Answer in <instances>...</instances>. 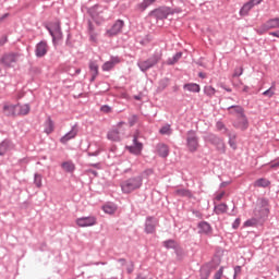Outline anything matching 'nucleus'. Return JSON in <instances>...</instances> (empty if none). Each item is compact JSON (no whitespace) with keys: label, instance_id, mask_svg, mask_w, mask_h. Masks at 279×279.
Segmentation results:
<instances>
[{"label":"nucleus","instance_id":"4d7b16f0","mask_svg":"<svg viewBox=\"0 0 279 279\" xmlns=\"http://www.w3.org/2000/svg\"><path fill=\"white\" fill-rule=\"evenodd\" d=\"M217 128L218 130H226V125L223 124V122H218Z\"/></svg>","mask_w":279,"mask_h":279},{"label":"nucleus","instance_id":"3c124183","mask_svg":"<svg viewBox=\"0 0 279 279\" xmlns=\"http://www.w3.org/2000/svg\"><path fill=\"white\" fill-rule=\"evenodd\" d=\"M100 110H101V112H112V108H110L109 106H102L101 108H100Z\"/></svg>","mask_w":279,"mask_h":279},{"label":"nucleus","instance_id":"c85d7f7f","mask_svg":"<svg viewBox=\"0 0 279 279\" xmlns=\"http://www.w3.org/2000/svg\"><path fill=\"white\" fill-rule=\"evenodd\" d=\"M199 228V233L201 234H210L211 228L210 225L208 222H201L198 225Z\"/></svg>","mask_w":279,"mask_h":279},{"label":"nucleus","instance_id":"c756f323","mask_svg":"<svg viewBox=\"0 0 279 279\" xmlns=\"http://www.w3.org/2000/svg\"><path fill=\"white\" fill-rule=\"evenodd\" d=\"M102 210L107 215H114V213H117V205L107 204V205L102 206Z\"/></svg>","mask_w":279,"mask_h":279},{"label":"nucleus","instance_id":"b1692460","mask_svg":"<svg viewBox=\"0 0 279 279\" xmlns=\"http://www.w3.org/2000/svg\"><path fill=\"white\" fill-rule=\"evenodd\" d=\"M119 58H112L110 61L104 63L102 71H111V69H114V64H119Z\"/></svg>","mask_w":279,"mask_h":279},{"label":"nucleus","instance_id":"72a5a7b5","mask_svg":"<svg viewBox=\"0 0 279 279\" xmlns=\"http://www.w3.org/2000/svg\"><path fill=\"white\" fill-rule=\"evenodd\" d=\"M216 215H223V213H228V205L219 204L215 206Z\"/></svg>","mask_w":279,"mask_h":279},{"label":"nucleus","instance_id":"39448f33","mask_svg":"<svg viewBox=\"0 0 279 279\" xmlns=\"http://www.w3.org/2000/svg\"><path fill=\"white\" fill-rule=\"evenodd\" d=\"M186 147L191 154H195L199 149V137L197 132L191 130L186 133Z\"/></svg>","mask_w":279,"mask_h":279},{"label":"nucleus","instance_id":"5fc2aeb1","mask_svg":"<svg viewBox=\"0 0 279 279\" xmlns=\"http://www.w3.org/2000/svg\"><path fill=\"white\" fill-rule=\"evenodd\" d=\"M239 226H241V219H235V221L233 222V228L234 230H236V228H239Z\"/></svg>","mask_w":279,"mask_h":279},{"label":"nucleus","instance_id":"ea45409f","mask_svg":"<svg viewBox=\"0 0 279 279\" xmlns=\"http://www.w3.org/2000/svg\"><path fill=\"white\" fill-rule=\"evenodd\" d=\"M165 247H167V250H173L174 247H178V243H175V241L173 240H168L166 242H163Z\"/></svg>","mask_w":279,"mask_h":279},{"label":"nucleus","instance_id":"ddd939ff","mask_svg":"<svg viewBox=\"0 0 279 279\" xmlns=\"http://www.w3.org/2000/svg\"><path fill=\"white\" fill-rule=\"evenodd\" d=\"M2 112L5 117H16V105L11 102H4Z\"/></svg>","mask_w":279,"mask_h":279},{"label":"nucleus","instance_id":"7c9ffc66","mask_svg":"<svg viewBox=\"0 0 279 279\" xmlns=\"http://www.w3.org/2000/svg\"><path fill=\"white\" fill-rule=\"evenodd\" d=\"M53 120H51V118H48L45 122V133L51 134V132H53Z\"/></svg>","mask_w":279,"mask_h":279},{"label":"nucleus","instance_id":"473e14b6","mask_svg":"<svg viewBox=\"0 0 279 279\" xmlns=\"http://www.w3.org/2000/svg\"><path fill=\"white\" fill-rule=\"evenodd\" d=\"M175 195H178L179 197H193V194L191 193V191L185 190V189H180L175 191Z\"/></svg>","mask_w":279,"mask_h":279},{"label":"nucleus","instance_id":"5701e85b","mask_svg":"<svg viewBox=\"0 0 279 279\" xmlns=\"http://www.w3.org/2000/svg\"><path fill=\"white\" fill-rule=\"evenodd\" d=\"M12 149V142L4 141L0 144V156H5Z\"/></svg>","mask_w":279,"mask_h":279},{"label":"nucleus","instance_id":"6e6552de","mask_svg":"<svg viewBox=\"0 0 279 279\" xmlns=\"http://www.w3.org/2000/svg\"><path fill=\"white\" fill-rule=\"evenodd\" d=\"M19 60H21V53L19 52H10L1 58V62L4 66H14Z\"/></svg>","mask_w":279,"mask_h":279},{"label":"nucleus","instance_id":"bb28decb","mask_svg":"<svg viewBox=\"0 0 279 279\" xmlns=\"http://www.w3.org/2000/svg\"><path fill=\"white\" fill-rule=\"evenodd\" d=\"M252 8H254V4L251 1L246 2L240 10V16H247Z\"/></svg>","mask_w":279,"mask_h":279},{"label":"nucleus","instance_id":"4468645a","mask_svg":"<svg viewBox=\"0 0 279 279\" xmlns=\"http://www.w3.org/2000/svg\"><path fill=\"white\" fill-rule=\"evenodd\" d=\"M15 110H16V117H27V114L31 112L32 107L29 104H17L15 105Z\"/></svg>","mask_w":279,"mask_h":279},{"label":"nucleus","instance_id":"8fccbe9b","mask_svg":"<svg viewBox=\"0 0 279 279\" xmlns=\"http://www.w3.org/2000/svg\"><path fill=\"white\" fill-rule=\"evenodd\" d=\"M274 94H275V93H274V87H270L269 89H267V90H265V92L263 93V95H264L265 97H271Z\"/></svg>","mask_w":279,"mask_h":279},{"label":"nucleus","instance_id":"49530a36","mask_svg":"<svg viewBox=\"0 0 279 279\" xmlns=\"http://www.w3.org/2000/svg\"><path fill=\"white\" fill-rule=\"evenodd\" d=\"M241 75H243V68L242 66L235 68L232 77H241Z\"/></svg>","mask_w":279,"mask_h":279},{"label":"nucleus","instance_id":"338daca9","mask_svg":"<svg viewBox=\"0 0 279 279\" xmlns=\"http://www.w3.org/2000/svg\"><path fill=\"white\" fill-rule=\"evenodd\" d=\"M226 90H227L228 93H232V89H230V88H227Z\"/></svg>","mask_w":279,"mask_h":279},{"label":"nucleus","instance_id":"13d9d810","mask_svg":"<svg viewBox=\"0 0 279 279\" xmlns=\"http://www.w3.org/2000/svg\"><path fill=\"white\" fill-rule=\"evenodd\" d=\"M9 16H10L9 13H5L2 16H0V23H3V21H5V19H8Z\"/></svg>","mask_w":279,"mask_h":279},{"label":"nucleus","instance_id":"a19ab883","mask_svg":"<svg viewBox=\"0 0 279 279\" xmlns=\"http://www.w3.org/2000/svg\"><path fill=\"white\" fill-rule=\"evenodd\" d=\"M180 58H182V52H178L173 58L168 59L166 64H175Z\"/></svg>","mask_w":279,"mask_h":279},{"label":"nucleus","instance_id":"2f4dec72","mask_svg":"<svg viewBox=\"0 0 279 279\" xmlns=\"http://www.w3.org/2000/svg\"><path fill=\"white\" fill-rule=\"evenodd\" d=\"M62 169L68 173H73V171H75V165L71 161H65L62 163Z\"/></svg>","mask_w":279,"mask_h":279},{"label":"nucleus","instance_id":"0e129e2a","mask_svg":"<svg viewBox=\"0 0 279 279\" xmlns=\"http://www.w3.org/2000/svg\"><path fill=\"white\" fill-rule=\"evenodd\" d=\"M198 76L204 78V77H206V74H204V73L201 72V73L198 74Z\"/></svg>","mask_w":279,"mask_h":279},{"label":"nucleus","instance_id":"864d4df0","mask_svg":"<svg viewBox=\"0 0 279 279\" xmlns=\"http://www.w3.org/2000/svg\"><path fill=\"white\" fill-rule=\"evenodd\" d=\"M239 274H241V266H235L234 267V278L233 279H235L236 276H239Z\"/></svg>","mask_w":279,"mask_h":279},{"label":"nucleus","instance_id":"c9c22d12","mask_svg":"<svg viewBox=\"0 0 279 279\" xmlns=\"http://www.w3.org/2000/svg\"><path fill=\"white\" fill-rule=\"evenodd\" d=\"M258 219L256 217L251 218L244 222L245 228H254V226H258Z\"/></svg>","mask_w":279,"mask_h":279},{"label":"nucleus","instance_id":"4be33fe9","mask_svg":"<svg viewBox=\"0 0 279 279\" xmlns=\"http://www.w3.org/2000/svg\"><path fill=\"white\" fill-rule=\"evenodd\" d=\"M157 153H158V156H160L161 158H167V156H169V146L165 144H158Z\"/></svg>","mask_w":279,"mask_h":279},{"label":"nucleus","instance_id":"423d86ee","mask_svg":"<svg viewBox=\"0 0 279 279\" xmlns=\"http://www.w3.org/2000/svg\"><path fill=\"white\" fill-rule=\"evenodd\" d=\"M206 141L207 143H211V145H215L219 154H226V143L223 142V140L217 137V135L209 134L206 136Z\"/></svg>","mask_w":279,"mask_h":279},{"label":"nucleus","instance_id":"e2e57ef3","mask_svg":"<svg viewBox=\"0 0 279 279\" xmlns=\"http://www.w3.org/2000/svg\"><path fill=\"white\" fill-rule=\"evenodd\" d=\"M242 90H243L244 93H247V90H248V87H247L246 85H243V88H242Z\"/></svg>","mask_w":279,"mask_h":279},{"label":"nucleus","instance_id":"dca6fc26","mask_svg":"<svg viewBox=\"0 0 279 279\" xmlns=\"http://www.w3.org/2000/svg\"><path fill=\"white\" fill-rule=\"evenodd\" d=\"M124 22L118 20L112 27L107 31L108 36H117V34H121V29H123Z\"/></svg>","mask_w":279,"mask_h":279},{"label":"nucleus","instance_id":"79ce46f5","mask_svg":"<svg viewBox=\"0 0 279 279\" xmlns=\"http://www.w3.org/2000/svg\"><path fill=\"white\" fill-rule=\"evenodd\" d=\"M89 35L92 43H97V33H95V29H93L92 24H89Z\"/></svg>","mask_w":279,"mask_h":279},{"label":"nucleus","instance_id":"f3484780","mask_svg":"<svg viewBox=\"0 0 279 279\" xmlns=\"http://www.w3.org/2000/svg\"><path fill=\"white\" fill-rule=\"evenodd\" d=\"M233 125L238 130L245 131L250 124L247 122V118L244 114V116H240V118L238 117L236 120L234 121Z\"/></svg>","mask_w":279,"mask_h":279},{"label":"nucleus","instance_id":"de8ad7c7","mask_svg":"<svg viewBox=\"0 0 279 279\" xmlns=\"http://www.w3.org/2000/svg\"><path fill=\"white\" fill-rule=\"evenodd\" d=\"M138 121V117L137 116H131L129 118V124L131 125V128Z\"/></svg>","mask_w":279,"mask_h":279},{"label":"nucleus","instance_id":"9d476101","mask_svg":"<svg viewBox=\"0 0 279 279\" xmlns=\"http://www.w3.org/2000/svg\"><path fill=\"white\" fill-rule=\"evenodd\" d=\"M76 226H78V228H88L92 226H97V218L95 216L78 218L76 219Z\"/></svg>","mask_w":279,"mask_h":279},{"label":"nucleus","instance_id":"f03ea898","mask_svg":"<svg viewBox=\"0 0 279 279\" xmlns=\"http://www.w3.org/2000/svg\"><path fill=\"white\" fill-rule=\"evenodd\" d=\"M162 60V51L155 52L149 59L140 61L137 63V66H140L141 71H149V69H153V66H156L158 62Z\"/></svg>","mask_w":279,"mask_h":279},{"label":"nucleus","instance_id":"a878e982","mask_svg":"<svg viewBox=\"0 0 279 279\" xmlns=\"http://www.w3.org/2000/svg\"><path fill=\"white\" fill-rule=\"evenodd\" d=\"M89 70L92 73V82H95V78L99 75V65L92 61L89 62Z\"/></svg>","mask_w":279,"mask_h":279},{"label":"nucleus","instance_id":"58836bf2","mask_svg":"<svg viewBox=\"0 0 279 279\" xmlns=\"http://www.w3.org/2000/svg\"><path fill=\"white\" fill-rule=\"evenodd\" d=\"M34 182H35V186H37V189H40L43 186V175L39 173H36L34 178Z\"/></svg>","mask_w":279,"mask_h":279},{"label":"nucleus","instance_id":"cd10ccee","mask_svg":"<svg viewBox=\"0 0 279 279\" xmlns=\"http://www.w3.org/2000/svg\"><path fill=\"white\" fill-rule=\"evenodd\" d=\"M184 89L189 90V93H199V90H202V88L199 87V85L197 83L185 84Z\"/></svg>","mask_w":279,"mask_h":279},{"label":"nucleus","instance_id":"774afa93","mask_svg":"<svg viewBox=\"0 0 279 279\" xmlns=\"http://www.w3.org/2000/svg\"><path fill=\"white\" fill-rule=\"evenodd\" d=\"M81 72H82V70H80V69H78V70H76V73H81Z\"/></svg>","mask_w":279,"mask_h":279},{"label":"nucleus","instance_id":"0eeeda50","mask_svg":"<svg viewBox=\"0 0 279 279\" xmlns=\"http://www.w3.org/2000/svg\"><path fill=\"white\" fill-rule=\"evenodd\" d=\"M138 136H141V133L136 131L133 135V145L128 146L129 151L135 156H141V154H143V143L138 142Z\"/></svg>","mask_w":279,"mask_h":279},{"label":"nucleus","instance_id":"a211bd4d","mask_svg":"<svg viewBox=\"0 0 279 279\" xmlns=\"http://www.w3.org/2000/svg\"><path fill=\"white\" fill-rule=\"evenodd\" d=\"M279 27V19H272L267 21L263 26H262V31L263 32H268V29H278Z\"/></svg>","mask_w":279,"mask_h":279},{"label":"nucleus","instance_id":"a18cd8bd","mask_svg":"<svg viewBox=\"0 0 279 279\" xmlns=\"http://www.w3.org/2000/svg\"><path fill=\"white\" fill-rule=\"evenodd\" d=\"M223 197H226V192L225 191L219 192L216 194L214 202H221L223 199Z\"/></svg>","mask_w":279,"mask_h":279},{"label":"nucleus","instance_id":"f257e3e1","mask_svg":"<svg viewBox=\"0 0 279 279\" xmlns=\"http://www.w3.org/2000/svg\"><path fill=\"white\" fill-rule=\"evenodd\" d=\"M141 186H143V177L141 175L130 178L121 183L122 192L126 194L137 191Z\"/></svg>","mask_w":279,"mask_h":279},{"label":"nucleus","instance_id":"052dcab7","mask_svg":"<svg viewBox=\"0 0 279 279\" xmlns=\"http://www.w3.org/2000/svg\"><path fill=\"white\" fill-rule=\"evenodd\" d=\"M270 167H271V169H276V167H279V160L277 162L272 163Z\"/></svg>","mask_w":279,"mask_h":279},{"label":"nucleus","instance_id":"6e6d98bb","mask_svg":"<svg viewBox=\"0 0 279 279\" xmlns=\"http://www.w3.org/2000/svg\"><path fill=\"white\" fill-rule=\"evenodd\" d=\"M250 2H251L253 5H258V4L263 3V0H250Z\"/></svg>","mask_w":279,"mask_h":279},{"label":"nucleus","instance_id":"9b49d317","mask_svg":"<svg viewBox=\"0 0 279 279\" xmlns=\"http://www.w3.org/2000/svg\"><path fill=\"white\" fill-rule=\"evenodd\" d=\"M150 14L153 16H156V19L162 20V19H167L169 14H173V10H171V8L169 7H161L159 9L151 11Z\"/></svg>","mask_w":279,"mask_h":279},{"label":"nucleus","instance_id":"e433bc0d","mask_svg":"<svg viewBox=\"0 0 279 279\" xmlns=\"http://www.w3.org/2000/svg\"><path fill=\"white\" fill-rule=\"evenodd\" d=\"M204 93L207 95V97H215V93H217V89L213 86H205L204 87Z\"/></svg>","mask_w":279,"mask_h":279},{"label":"nucleus","instance_id":"680f3d73","mask_svg":"<svg viewBox=\"0 0 279 279\" xmlns=\"http://www.w3.org/2000/svg\"><path fill=\"white\" fill-rule=\"evenodd\" d=\"M233 86H236V88H241V86H243V82H240V84L234 83Z\"/></svg>","mask_w":279,"mask_h":279},{"label":"nucleus","instance_id":"f8f14e48","mask_svg":"<svg viewBox=\"0 0 279 279\" xmlns=\"http://www.w3.org/2000/svg\"><path fill=\"white\" fill-rule=\"evenodd\" d=\"M48 51H49V46L46 44V41H40L36 45L35 56L37 58H45Z\"/></svg>","mask_w":279,"mask_h":279},{"label":"nucleus","instance_id":"6ab92c4d","mask_svg":"<svg viewBox=\"0 0 279 279\" xmlns=\"http://www.w3.org/2000/svg\"><path fill=\"white\" fill-rule=\"evenodd\" d=\"M89 14L92 16V19H94V21H104V11H101V9L99 7H93L92 9H89Z\"/></svg>","mask_w":279,"mask_h":279},{"label":"nucleus","instance_id":"7ed1b4c3","mask_svg":"<svg viewBox=\"0 0 279 279\" xmlns=\"http://www.w3.org/2000/svg\"><path fill=\"white\" fill-rule=\"evenodd\" d=\"M125 128H128V124L125 122H119L116 126L108 131V141L119 143V141H121V134H125Z\"/></svg>","mask_w":279,"mask_h":279},{"label":"nucleus","instance_id":"69168bd1","mask_svg":"<svg viewBox=\"0 0 279 279\" xmlns=\"http://www.w3.org/2000/svg\"><path fill=\"white\" fill-rule=\"evenodd\" d=\"M119 263H121V265H125V259H119Z\"/></svg>","mask_w":279,"mask_h":279},{"label":"nucleus","instance_id":"bf43d9fd","mask_svg":"<svg viewBox=\"0 0 279 279\" xmlns=\"http://www.w3.org/2000/svg\"><path fill=\"white\" fill-rule=\"evenodd\" d=\"M5 43H8V38L2 37V39H0V45H5Z\"/></svg>","mask_w":279,"mask_h":279},{"label":"nucleus","instance_id":"20e7f679","mask_svg":"<svg viewBox=\"0 0 279 279\" xmlns=\"http://www.w3.org/2000/svg\"><path fill=\"white\" fill-rule=\"evenodd\" d=\"M269 215V201L260 198L254 210V217L258 220L265 219Z\"/></svg>","mask_w":279,"mask_h":279},{"label":"nucleus","instance_id":"2eb2a0df","mask_svg":"<svg viewBox=\"0 0 279 279\" xmlns=\"http://www.w3.org/2000/svg\"><path fill=\"white\" fill-rule=\"evenodd\" d=\"M156 226H158V220L154 217H148L146 219L145 227V231L147 232V234H154V232H156Z\"/></svg>","mask_w":279,"mask_h":279},{"label":"nucleus","instance_id":"37998d69","mask_svg":"<svg viewBox=\"0 0 279 279\" xmlns=\"http://www.w3.org/2000/svg\"><path fill=\"white\" fill-rule=\"evenodd\" d=\"M160 134L170 135L171 134V125L167 124L160 129Z\"/></svg>","mask_w":279,"mask_h":279},{"label":"nucleus","instance_id":"aec40b11","mask_svg":"<svg viewBox=\"0 0 279 279\" xmlns=\"http://www.w3.org/2000/svg\"><path fill=\"white\" fill-rule=\"evenodd\" d=\"M227 110L230 114H233V117H236V118L243 117L245 114V111L241 106H231L227 108Z\"/></svg>","mask_w":279,"mask_h":279},{"label":"nucleus","instance_id":"4c0bfd02","mask_svg":"<svg viewBox=\"0 0 279 279\" xmlns=\"http://www.w3.org/2000/svg\"><path fill=\"white\" fill-rule=\"evenodd\" d=\"M229 145L233 149H236V134H232V133L229 134Z\"/></svg>","mask_w":279,"mask_h":279},{"label":"nucleus","instance_id":"09e8293b","mask_svg":"<svg viewBox=\"0 0 279 279\" xmlns=\"http://www.w3.org/2000/svg\"><path fill=\"white\" fill-rule=\"evenodd\" d=\"M223 277V267H220L219 270L215 274L214 279H221Z\"/></svg>","mask_w":279,"mask_h":279},{"label":"nucleus","instance_id":"603ef678","mask_svg":"<svg viewBox=\"0 0 279 279\" xmlns=\"http://www.w3.org/2000/svg\"><path fill=\"white\" fill-rule=\"evenodd\" d=\"M134 271V262H131L128 267V274H132Z\"/></svg>","mask_w":279,"mask_h":279},{"label":"nucleus","instance_id":"412c9836","mask_svg":"<svg viewBox=\"0 0 279 279\" xmlns=\"http://www.w3.org/2000/svg\"><path fill=\"white\" fill-rule=\"evenodd\" d=\"M76 136H77V130L75 129V126H73L68 134L61 137L60 142L65 144V143H69V141H71L72 138H75Z\"/></svg>","mask_w":279,"mask_h":279},{"label":"nucleus","instance_id":"393cba45","mask_svg":"<svg viewBox=\"0 0 279 279\" xmlns=\"http://www.w3.org/2000/svg\"><path fill=\"white\" fill-rule=\"evenodd\" d=\"M155 1L156 0H143V2L138 3L136 8L140 12H145L149 5H154Z\"/></svg>","mask_w":279,"mask_h":279},{"label":"nucleus","instance_id":"c03bdc74","mask_svg":"<svg viewBox=\"0 0 279 279\" xmlns=\"http://www.w3.org/2000/svg\"><path fill=\"white\" fill-rule=\"evenodd\" d=\"M210 277V270L207 268L201 269V279H208Z\"/></svg>","mask_w":279,"mask_h":279},{"label":"nucleus","instance_id":"1a4fd4ad","mask_svg":"<svg viewBox=\"0 0 279 279\" xmlns=\"http://www.w3.org/2000/svg\"><path fill=\"white\" fill-rule=\"evenodd\" d=\"M48 32L52 36L53 43L56 40H62V29L60 28V22L52 23L48 26Z\"/></svg>","mask_w":279,"mask_h":279},{"label":"nucleus","instance_id":"f704fd0d","mask_svg":"<svg viewBox=\"0 0 279 279\" xmlns=\"http://www.w3.org/2000/svg\"><path fill=\"white\" fill-rule=\"evenodd\" d=\"M271 184L269 180L267 179H258L255 181L254 186L266 189V186H269Z\"/></svg>","mask_w":279,"mask_h":279}]
</instances>
